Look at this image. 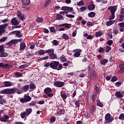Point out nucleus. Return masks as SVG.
I'll return each mask as SVG.
<instances>
[{
	"label": "nucleus",
	"instance_id": "obj_1",
	"mask_svg": "<svg viewBox=\"0 0 124 124\" xmlns=\"http://www.w3.org/2000/svg\"><path fill=\"white\" fill-rule=\"evenodd\" d=\"M15 93H17L18 94L22 93L21 91H19V89L17 88H7L2 90L0 92V93L3 94H14Z\"/></svg>",
	"mask_w": 124,
	"mask_h": 124
},
{
	"label": "nucleus",
	"instance_id": "obj_2",
	"mask_svg": "<svg viewBox=\"0 0 124 124\" xmlns=\"http://www.w3.org/2000/svg\"><path fill=\"white\" fill-rule=\"evenodd\" d=\"M61 10H63V11H62L59 13L60 15L63 14H68L69 12H72V11H73V8L65 6L62 7L61 8Z\"/></svg>",
	"mask_w": 124,
	"mask_h": 124
},
{
	"label": "nucleus",
	"instance_id": "obj_3",
	"mask_svg": "<svg viewBox=\"0 0 124 124\" xmlns=\"http://www.w3.org/2000/svg\"><path fill=\"white\" fill-rule=\"evenodd\" d=\"M44 93L46 94H47V96L48 97H53L54 96V94L52 93V89L50 88L49 87L46 88L44 90Z\"/></svg>",
	"mask_w": 124,
	"mask_h": 124
},
{
	"label": "nucleus",
	"instance_id": "obj_4",
	"mask_svg": "<svg viewBox=\"0 0 124 124\" xmlns=\"http://www.w3.org/2000/svg\"><path fill=\"white\" fill-rule=\"evenodd\" d=\"M59 64H60V62L58 61H53L50 62V67L52 69H57Z\"/></svg>",
	"mask_w": 124,
	"mask_h": 124
},
{
	"label": "nucleus",
	"instance_id": "obj_5",
	"mask_svg": "<svg viewBox=\"0 0 124 124\" xmlns=\"http://www.w3.org/2000/svg\"><path fill=\"white\" fill-rule=\"evenodd\" d=\"M54 86L57 88H62V87H63L64 86V82L57 81L54 82Z\"/></svg>",
	"mask_w": 124,
	"mask_h": 124
},
{
	"label": "nucleus",
	"instance_id": "obj_6",
	"mask_svg": "<svg viewBox=\"0 0 124 124\" xmlns=\"http://www.w3.org/2000/svg\"><path fill=\"white\" fill-rule=\"evenodd\" d=\"M105 120L107 123H111L113 122V118H111V115L109 113H107L105 116Z\"/></svg>",
	"mask_w": 124,
	"mask_h": 124
},
{
	"label": "nucleus",
	"instance_id": "obj_7",
	"mask_svg": "<svg viewBox=\"0 0 124 124\" xmlns=\"http://www.w3.org/2000/svg\"><path fill=\"white\" fill-rule=\"evenodd\" d=\"M11 22L12 25H13V26H17V25H19L20 24V22L17 20V18L16 17H13L11 20Z\"/></svg>",
	"mask_w": 124,
	"mask_h": 124
},
{
	"label": "nucleus",
	"instance_id": "obj_8",
	"mask_svg": "<svg viewBox=\"0 0 124 124\" xmlns=\"http://www.w3.org/2000/svg\"><path fill=\"white\" fill-rule=\"evenodd\" d=\"M0 67H1L2 68H10L11 67H12V65L9 64H3V63L0 62Z\"/></svg>",
	"mask_w": 124,
	"mask_h": 124
},
{
	"label": "nucleus",
	"instance_id": "obj_9",
	"mask_svg": "<svg viewBox=\"0 0 124 124\" xmlns=\"http://www.w3.org/2000/svg\"><path fill=\"white\" fill-rule=\"evenodd\" d=\"M108 10H110L111 14H115V12L117 11V7L116 6L108 7Z\"/></svg>",
	"mask_w": 124,
	"mask_h": 124
},
{
	"label": "nucleus",
	"instance_id": "obj_10",
	"mask_svg": "<svg viewBox=\"0 0 124 124\" xmlns=\"http://www.w3.org/2000/svg\"><path fill=\"white\" fill-rule=\"evenodd\" d=\"M89 77L91 79H93L95 77V71L94 70H92V71L89 72Z\"/></svg>",
	"mask_w": 124,
	"mask_h": 124
},
{
	"label": "nucleus",
	"instance_id": "obj_11",
	"mask_svg": "<svg viewBox=\"0 0 124 124\" xmlns=\"http://www.w3.org/2000/svg\"><path fill=\"white\" fill-rule=\"evenodd\" d=\"M49 56V59L50 60H58L59 58H58V56L56 55V54L54 53V52L52 54H48Z\"/></svg>",
	"mask_w": 124,
	"mask_h": 124
},
{
	"label": "nucleus",
	"instance_id": "obj_12",
	"mask_svg": "<svg viewBox=\"0 0 124 124\" xmlns=\"http://www.w3.org/2000/svg\"><path fill=\"white\" fill-rule=\"evenodd\" d=\"M76 53L74 54V57L76 58H78L81 55V52H82V50L81 49H76Z\"/></svg>",
	"mask_w": 124,
	"mask_h": 124
},
{
	"label": "nucleus",
	"instance_id": "obj_13",
	"mask_svg": "<svg viewBox=\"0 0 124 124\" xmlns=\"http://www.w3.org/2000/svg\"><path fill=\"white\" fill-rule=\"evenodd\" d=\"M26 49V44L25 43H21L20 45V51H24Z\"/></svg>",
	"mask_w": 124,
	"mask_h": 124
},
{
	"label": "nucleus",
	"instance_id": "obj_14",
	"mask_svg": "<svg viewBox=\"0 0 124 124\" xmlns=\"http://www.w3.org/2000/svg\"><path fill=\"white\" fill-rule=\"evenodd\" d=\"M13 44H16V43L15 42V39L14 40H12L9 42L7 43L6 44V45L7 46H11V45H13Z\"/></svg>",
	"mask_w": 124,
	"mask_h": 124
},
{
	"label": "nucleus",
	"instance_id": "obj_15",
	"mask_svg": "<svg viewBox=\"0 0 124 124\" xmlns=\"http://www.w3.org/2000/svg\"><path fill=\"white\" fill-rule=\"evenodd\" d=\"M8 57V53L2 51L0 53V58H5Z\"/></svg>",
	"mask_w": 124,
	"mask_h": 124
},
{
	"label": "nucleus",
	"instance_id": "obj_16",
	"mask_svg": "<svg viewBox=\"0 0 124 124\" xmlns=\"http://www.w3.org/2000/svg\"><path fill=\"white\" fill-rule=\"evenodd\" d=\"M30 88V86L29 85H26L21 87V90L24 91L25 92H28V90H29Z\"/></svg>",
	"mask_w": 124,
	"mask_h": 124
},
{
	"label": "nucleus",
	"instance_id": "obj_17",
	"mask_svg": "<svg viewBox=\"0 0 124 124\" xmlns=\"http://www.w3.org/2000/svg\"><path fill=\"white\" fill-rule=\"evenodd\" d=\"M4 87H11L13 85L12 82L10 81H4Z\"/></svg>",
	"mask_w": 124,
	"mask_h": 124
},
{
	"label": "nucleus",
	"instance_id": "obj_18",
	"mask_svg": "<svg viewBox=\"0 0 124 124\" xmlns=\"http://www.w3.org/2000/svg\"><path fill=\"white\" fill-rule=\"evenodd\" d=\"M60 60L62 62H67V59H66V57H65L63 55L62 56V57H60Z\"/></svg>",
	"mask_w": 124,
	"mask_h": 124
},
{
	"label": "nucleus",
	"instance_id": "obj_19",
	"mask_svg": "<svg viewBox=\"0 0 124 124\" xmlns=\"http://www.w3.org/2000/svg\"><path fill=\"white\" fill-rule=\"evenodd\" d=\"M15 75L16 78H19L23 76V74L19 72H16L15 73Z\"/></svg>",
	"mask_w": 124,
	"mask_h": 124
},
{
	"label": "nucleus",
	"instance_id": "obj_20",
	"mask_svg": "<svg viewBox=\"0 0 124 124\" xmlns=\"http://www.w3.org/2000/svg\"><path fill=\"white\" fill-rule=\"evenodd\" d=\"M16 37H18V38H20V37H22V36H23V34H21V31H20V30L17 31L16 34Z\"/></svg>",
	"mask_w": 124,
	"mask_h": 124
},
{
	"label": "nucleus",
	"instance_id": "obj_21",
	"mask_svg": "<svg viewBox=\"0 0 124 124\" xmlns=\"http://www.w3.org/2000/svg\"><path fill=\"white\" fill-rule=\"evenodd\" d=\"M114 23L115 20H109L106 22V25L108 27H109V26H111V25H113Z\"/></svg>",
	"mask_w": 124,
	"mask_h": 124
},
{
	"label": "nucleus",
	"instance_id": "obj_22",
	"mask_svg": "<svg viewBox=\"0 0 124 124\" xmlns=\"http://www.w3.org/2000/svg\"><path fill=\"white\" fill-rule=\"evenodd\" d=\"M26 112L27 116H29L30 114L31 113V112H32V109L31 108H27L26 109Z\"/></svg>",
	"mask_w": 124,
	"mask_h": 124
},
{
	"label": "nucleus",
	"instance_id": "obj_23",
	"mask_svg": "<svg viewBox=\"0 0 124 124\" xmlns=\"http://www.w3.org/2000/svg\"><path fill=\"white\" fill-rule=\"evenodd\" d=\"M31 2V0H22V3L24 5H28Z\"/></svg>",
	"mask_w": 124,
	"mask_h": 124
},
{
	"label": "nucleus",
	"instance_id": "obj_24",
	"mask_svg": "<svg viewBox=\"0 0 124 124\" xmlns=\"http://www.w3.org/2000/svg\"><path fill=\"white\" fill-rule=\"evenodd\" d=\"M54 49L51 48L48 50H46L45 53H46L49 54H53V53H54Z\"/></svg>",
	"mask_w": 124,
	"mask_h": 124
},
{
	"label": "nucleus",
	"instance_id": "obj_25",
	"mask_svg": "<svg viewBox=\"0 0 124 124\" xmlns=\"http://www.w3.org/2000/svg\"><path fill=\"white\" fill-rule=\"evenodd\" d=\"M107 62H108V60L107 59L102 60L100 62V63L101 64H102V65H105V64L107 63Z\"/></svg>",
	"mask_w": 124,
	"mask_h": 124
},
{
	"label": "nucleus",
	"instance_id": "obj_26",
	"mask_svg": "<svg viewBox=\"0 0 124 124\" xmlns=\"http://www.w3.org/2000/svg\"><path fill=\"white\" fill-rule=\"evenodd\" d=\"M88 8L89 10H93L95 8L94 4H91L88 6Z\"/></svg>",
	"mask_w": 124,
	"mask_h": 124
},
{
	"label": "nucleus",
	"instance_id": "obj_27",
	"mask_svg": "<svg viewBox=\"0 0 124 124\" xmlns=\"http://www.w3.org/2000/svg\"><path fill=\"white\" fill-rule=\"evenodd\" d=\"M3 98V96L2 95H0V103L1 104H2V103H5V102H6V100Z\"/></svg>",
	"mask_w": 124,
	"mask_h": 124
},
{
	"label": "nucleus",
	"instance_id": "obj_28",
	"mask_svg": "<svg viewBox=\"0 0 124 124\" xmlns=\"http://www.w3.org/2000/svg\"><path fill=\"white\" fill-rule=\"evenodd\" d=\"M120 18H124V8H123L121 10Z\"/></svg>",
	"mask_w": 124,
	"mask_h": 124
},
{
	"label": "nucleus",
	"instance_id": "obj_29",
	"mask_svg": "<svg viewBox=\"0 0 124 124\" xmlns=\"http://www.w3.org/2000/svg\"><path fill=\"white\" fill-rule=\"evenodd\" d=\"M88 16L90 18H93L95 16V13L93 12H90L88 14Z\"/></svg>",
	"mask_w": 124,
	"mask_h": 124
},
{
	"label": "nucleus",
	"instance_id": "obj_30",
	"mask_svg": "<svg viewBox=\"0 0 124 124\" xmlns=\"http://www.w3.org/2000/svg\"><path fill=\"white\" fill-rule=\"evenodd\" d=\"M97 106H99V107H102L103 106V104L101 103L100 102V100L99 99H97Z\"/></svg>",
	"mask_w": 124,
	"mask_h": 124
},
{
	"label": "nucleus",
	"instance_id": "obj_31",
	"mask_svg": "<svg viewBox=\"0 0 124 124\" xmlns=\"http://www.w3.org/2000/svg\"><path fill=\"white\" fill-rule=\"evenodd\" d=\"M77 5H78V6H83V5H85V3L84 1L81 0L77 3Z\"/></svg>",
	"mask_w": 124,
	"mask_h": 124
},
{
	"label": "nucleus",
	"instance_id": "obj_32",
	"mask_svg": "<svg viewBox=\"0 0 124 124\" xmlns=\"http://www.w3.org/2000/svg\"><path fill=\"white\" fill-rule=\"evenodd\" d=\"M25 99L26 102H29V101H31V98L30 96H25Z\"/></svg>",
	"mask_w": 124,
	"mask_h": 124
},
{
	"label": "nucleus",
	"instance_id": "obj_33",
	"mask_svg": "<svg viewBox=\"0 0 124 124\" xmlns=\"http://www.w3.org/2000/svg\"><path fill=\"white\" fill-rule=\"evenodd\" d=\"M103 33L101 31H98L96 32L95 33V36L96 37H99V36H101Z\"/></svg>",
	"mask_w": 124,
	"mask_h": 124
},
{
	"label": "nucleus",
	"instance_id": "obj_34",
	"mask_svg": "<svg viewBox=\"0 0 124 124\" xmlns=\"http://www.w3.org/2000/svg\"><path fill=\"white\" fill-rule=\"evenodd\" d=\"M36 22L38 23H42V22H43V18L42 17H37L36 19Z\"/></svg>",
	"mask_w": 124,
	"mask_h": 124
},
{
	"label": "nucleus",
	"instance_id": "obj_35",
	"mask_svg": "<svg viewBox=\"0 0 124 124\" xmlns=\"http://www.w3.org/2000/svg\"><path fill=\"white\" fill-rule=\"evenodd\" d=\"M62 37L63 39H65V40H68V39L69 38V36L65 33L62 34Z\"/></svg>",
	"mask_w": 124,
	"mask_h": 124
},
{
	"label": "nucleus",
	"instance_id": "obj_36",
	"mask_svg": "<svg viewBox=\"0 0 124 124\" xmlns=\"http://www.w3.org/2000/svg\"><path fill=\"white\" fill-rule=\"evenodd\" d=\"M27 113L26 112V111H24L23 112H21V113L20 114V116L22 118V119H24V118L26 117V116H27Z\"/></svg>",
	"mask_w": 124,
	"mask_h": 124
},
{
	"label": "nucleus",
	"instance_id": "obj_37",
	"mask_svg": "<svg viewBox=\"0 0 124 124\" xmlns=\"http://www.w3.org/2000/svg\"><path fill=\"white\" fill-rule=\"evenodd\" d=\"M4 31H5L4 29L1 26V25H0V34H2Z\"/></svg>",
	"mask_w": 124,
	"mask_h": 124
},
{
	"label": "nucleus",
	"instance_id": "obj_38",
	"mask_svg": "<svg viewBox=\"0 0 124 124\" xmlns=\"http://www.w3.org/2000/svg\"><path fill=\"white\" fill-rule=\"evenodd\" d=\"M80 12H83V11H86L87 10V7L86 6H83L79 8Z\"/></svg>",
	"mask_w": 124,
	"mask_h": 124
},
{
	"label": "nucleus",
	"instance_id": "obj_39",
	"mask_svg": "<svg viewBox=\"0 0 124 124\" xmlns=\"http://www.w3.org/2000/svg\"><path fill=\"white\" fill-rule=\"evenodd\" d=\"M26 67H28V65L26 64L21 65L19 66L20 69H23V68H26Z\"/></svg>",
	"mask_w": 124,
	"mask_h": 124
},
{
	"label": "nucleus",
	"instance_id": "obj_40",
	"mask_svg": "<svg viewBox=\"0 0 124 124\" xmlns=\"http://www.w3.org/2000/svg\"><path fill=\"white\" fill-rule=\"evenodd\" d=\"M52 44L53 45H54V46H57L59 45V41L56 40H54L52 42Z\"/></svg>",
	"mask_w": 124,
	"mask_h": 124
},
{
	"label": "nucleus",
	"instance_id": "obj_41",
	"mask_svg": "<svg viewBox=\"0 0 124 124\" xmlns=\"http://www.w3.org/2000/svg\"><path fill=\"white\" fill-rule=\"evenodd\" d=\"M119 120H121L122 121H124V114L122 113L121 114L119 117Z\"/></svg>",
	"mask_w": 124,
	"mask_h": 124
},
{
	"label": "nucleus",
	"instance_id": "obj_42",
	"mask_svg": "<svg viewBox=\"0 0 124 124\" xmlns=\"http://www.w3.org/2000/svg\"><path fill=\"white\" fill-rule=\"evenodd\" d=\"M38 53L39 55H44L45 54V51L43 49H40L38 51Z\"/></svg>",
	"mask_w": 124,
	"mask_h": 124
},
{
	"label": "nucleus",
	"instance_id": "obj_43",
	"mask_svg": "<svg viewBox=\"0 0 124 124\" xmlns=\"http://www.w3.org/2000/svg\"><path fill=\"white\" fill-rule=\"evenodd\" d=\"M29 86H30V89H35L36 88V86L34 83H30Z\"/></svg>",
	"mask_w": 124,
	"mask_h": 124
},
{
	"label": "nucleus",
	"instance_id": "obj_44",
	"mask_svg": "<svg viewBox=\"0 0 124 124\" xmlns=\"http://www.w3.org/2000/svg\"><path fill=\"white\" fill-rule=\"evenodd\" d=\"M63 18V16L60 14H58L57 15V20H61V19H62Z\"/></svg>",
	"mask_w": 124,
	"mask_h": 124
},
{
	"label": "nucleus",
	"instance_id": "obj_45",
	"mask_svg": "<svg viewBox=\"0 0 124 124\" xmlns=\"http://www.w3.org/2000/svg\"><path fill=\"white\" fill-rule=\"evenodd\" d=\"M117 76H114L112 77V78L111 79V82H116L117 81Z\"/></svg>",
	"mask_w": 124,
	"mask_h": 124
},
{
	"label": "nucleus",
	"instance_id": "obj_46",
	"mask_svg": "<svg viewBox=\"0 0 124 124\" xmlns=\"http://www.w3.org/2000/svg\"><path fill=\"white\" fill-rule=\"evenodd\" d=\"M50 31L51 32H56V29L54 27H51L50 28Z\"/></svg>",
	"mask_w": 124,
	"mask_h": 124
},
{
	"label": "nucleus",
	"instance_id": "obj_47",
	"mask_svg": "<svg viewBox=\"0 0 124 124\" xmlns=\"http://www.w3.org/2000/svg\"><path fill=\"white\" fill-rule=\"evenodd\" d=\"M62 69V64H60L59 63V64H58V67H57V70H61V69Z\"/></svg>",
	"mask_w": 124,
	"mask_h": 124
},
{
	"label": "nucleus",
	"instance_id": "obj_48",
	"mask_svg": "<svg viewBox=\"0 0 124 124\" xmlns=\"http://www.w3.org/2000/svg\"><path fill=\"white\" fill-rule=\"evenodd\" d=\"M64 28H67V29H70L71 28V24L68 23H65Z\"/></svg>",
	"mask_w": 124,
	"mask_h": 124
},
{
	"label": "nucleus",
	"instance_id": "obj_49",
	"mask_svg": "<svg viewBox=\"0 0 124 124\" xmlns=\"http://www.w3.org/2000/svg\"><path fill=\"white\" fill-rule=\"evenodd\" d=\"M7 39V37H3L0 39V42H4Z\"/></svg>",
	"mask_w": 124,
	"mask_h": 124
},
{
	"label": "nucleus",
	"instance_id": "obj_50",
	"mask_svg": "<svg viewBox=\"0 0 124 124\" xmlns=\"http://www.w3.org/2000/svg\"><path fill=\"white\" fill-rule=\"evenodd\" d=\"M111 50V46H107L106 48V53H108L109 52V51Z\"/></svg>",
	"mask_w": 124,
	"mask_h": 124
},
{
	"label": "nucleus",
	"instance_id": "obj_51",
	"mask_svg": "<svg viewBox=\"0 0 124 124\" xmlns=\"http://www.w3.org/2000/svg\"><path fill=\"white\" fill-rule=\"evenodd\" d=\"M57 114L59 115V116L62 115V114H63V110L62 109H60L59 111L57 112Z\"/></svg>",
	"mask_w": 124,
	"mask_h": 124
},
{
	"label": "nucleus",
	"instance_id": "obj_52",
	"mask_svg": "<svg viewBox=\"0 0 124 124\" xmlns=\"http://www.w3.org/2000/svg\"><path fill=\"white\" fill-rule=\"evenodd\" d=\"M107 44L108 46H111V45L113 44V41L111 40H108L107 42Z\"/></svg>",
	"mask_w": 124,
	"mask_h": 124
},
{
	"label": "nucleus",
	"instance_id": "obj_53",
	"mask_svg": "<svg viewBox=\"0 0 124 124\" xmlns=\"http://www.w3.org/2000/svg\"><path fill=\"white\" fill-rule=\"evenodd\" d=\"M66 16L68 18H74L75 17V16L73 15H66Z\"/></svg>",
	"mask_w": 124,
	"mask_h": 124
},
{
	"label": "nucleus",
	"instance_id": "obj_54",
	"mask_svg": "<svg viewBox=\"0 0 124 124\" xmlns=\"http://www.w3.org/2000/svg\"><path fill=\"white\" fill-rule=\"evenodd\" d=\"M122 85V82L118 81L115 83V86L116 87H120Z\"/></svg>",
	"mask_w": 124,
	"mask_h": 124
},
{
	"label": "nucleus",
	"instance_id": "obj_55",
	"mask_svg": "<svg viewBox=\"0 0 124 124\" xmlns=\"http://www.w3.org/2000/svg\"><path fill=\"white\" fill-rule=\"evenodd\" d=\"M75 104L77 107H78V108L80 107V101H78L76 102Z\"/></svg>",
	"mask_w": 124,
	"mask_h": 124
},
{
	"label": "nucleus",
	"instance_id": "obj_56",
	"mask_svg": "<svg viewBox=\"0 0 124 124\" xmlns=\"http://www.w3.org/2000/svg\"><path fill=\"white\" fill-rule=\"evenodd\" d=\"M118 26H119L120 28H124V22L119 23Z\"/></svg>",
	"mask_w": 124,
	"mask_h": 124
},
{
	"label": "nucleus",
	"instance_id": "obj_57",
	"mask_svg": "<svg viewBox=\"0 0 124 124\" xmlns=\"http://www.w3.org/2000/svg\"><path fill=\"white\" fill-rule=\"evenodd\" d=\"M115 19V14H111L110 18H109V20H113Z\"/></svg>",
	"mask_w": 124,
	"mask_h": 124
},
{
	"label": "nucleus",
	"instance_id": "obj_58",
	"mask_svg": "<svg viewBox=\"0 0 124 124\" xmlns=\"http://www.w3.org/2000/svg\"><path fill=\"white\" fill-rule=\"evenodd\" d=\"M99 53H103L104 52V48L103 47H100L98 50Z\"/></svg>",
	"mask_w": 124,
	"mask_h": 124
},
{
	"label": "nucleus",
	"instance_id": "obj_59",
	"mask_svg": "<svg viewBox=\"0 0 124 124\" xmlns=\"http://www.w3.org/2000/svg\"><path fill=\"white\" fill-rule=\"evenodd\" d=\"M56 121V117H52L50 118V122L54 123Z\"/></svg>",
	"mask_w": 124,
	"mask_h": 124
},
{
	"label": "nucleus",
	"instance_id": "obj_60",
	"mask_svg": "<svg viewBox=\"0 0 124 124\" xmlns=\"http://www.w3.org/2000/svg\"><path fill=\"white\" fill-rule=\"evenodd\" d=\"M3 118L5 119V120H6V122H7V120L9 119V116H8V115H4Z\"/></svg>",
	"mask_w": 124,
	"mask_h": 124
},
{
	"label": "nucleus",
	"instance_id": "obj_61",
	"mask_svg": "<svg viewBox=\"0 0 124 124\" xmlns=\"http://www.w3.org/2000/svg\"><path fill=\"white\" fill-rule=\"evenodd\" d=\"M1 26L2 27H3L4 29H5V28H6L7 27H8V23H6L3 25H1Z\"/></svg>",
	"mask_w": 124,
	"mask_h": 124
},
{
	"label": "nucleus",
	"instance_id": "obj_62",
	"mask_svg": "<svg viewBox=\"0 0 124 124\" xmlns=\"http://www.w3.org/2000/svg\"><path fill=\"white\" fill-rule=\"evenodd\" d=\"M35 106V102H31L29 104V106Z\"/></svg>",
	"mask_w": 124,
	"mask_h": 124
},
{
	"label": "nucleus",
	"instance_id": "obj_63",
	"mask_svg": "<svg viewBox=\"0 0 124 124\" xmlns=\"http://www.w3.org/2000/svg\"><path fill=\"white\" fill-rule=\"evenodd\" d=\"M113 32L115 35H117L118 33H119V30H113Z\"/></svg>",
	"mask_w": 124,
	"mask_h": 124
},
{
	"label": "nucleus",
	"instance_id": "obj_64",
	"mask_svg": "<svg viewBox=\"0 0 124 124\" xmlns=\"http://www.w3.org/2000/svg\"><path fill=\"white\" fill-rule=\"evenodd\" d=\"M18 17L20 18V19H21V20H24V19L25 18V15H21L19 16Z\"/></svg>",
	"mask_w": 124,
	"mask_h": 124
}]
</instances>
